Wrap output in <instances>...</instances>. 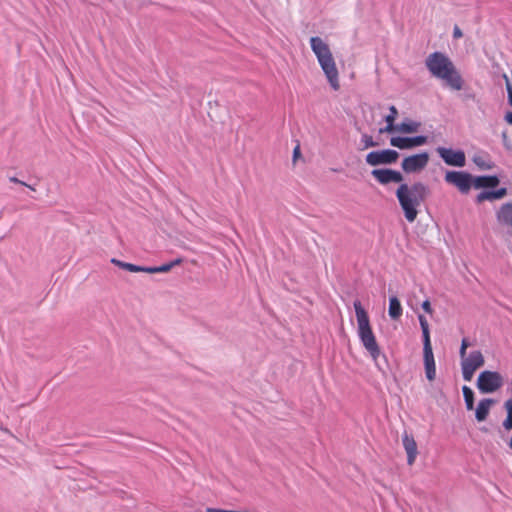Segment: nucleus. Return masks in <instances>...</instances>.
<instances>
[{"label":"nucleus","mask_w":512,"mask_h":512,"mask_svg":"<svg viewBox=\"0 0 512 512\" xmlns=\"http://www.w3.org/2000/svg\"><path fill=\"white\" fill-rule=\"evenodd\" d=\"M310 46L313 53L327 77V80L334 90L339 89L338 70L327 43L322 38L315 36L310 38Z\"/></svg>","instance_id":"7ed1b4c3"},{"label":"nucleus","mask_w":512,"mask_h":512,"mask_svg":"<svg viewBox=\"0 0 512 512\" xmlns=\"http://www.w3.org/2000/svg\"><path fill=\"white\" fill-rule=\"evenodd\" d=\"M507 411V417L503 421V427L505 430L509 431L512 429V408L509 406H504Z\"/></svg>","instance_id":"bb28decb"},{"label":"nucleus","mask_w":512,"mask_h":512,"mask_svg":"<svg viewBox=\"0 0 512 512\" xmlns=\"http://www.w3.org/2000/svg\"><path fill=\"white\" fill-rule=\"evenodd\" d=\"M473 162L481 170H491L494 167V163L486 155H475Z\"/></svg>","instance_id":"412c9836"},{"label":"nucleus","mask_w":512,"mask_h":512,"mask_svg":"<svg viewBox=\"0 0 512 512\" xmlns=\"http://www.w3.org/2000/svg\"><path fill=\"white\" fill-rule=\"evenodd\" d=\"M485 363L484 356L479 350L470 352L461 361L462 375L465 381H471L475 371Z\"/></svg>","instance_id":"0eeeda50"},{"label":"nucleus","mask_w":512,"mask_h":512,"mask_svg":"<svg viewBox=\"0 0 512 512\" xmlns=\"http://www.w3.org/2000/svg\"><path fill=\"white\" fill-rule=\"evenodd\" d=\"M502 136H503V138H504V139H506V137H507L506 132H504V133L502 134Z\"/></svg>","instance_id":"4c0bfd02"},{"label":"nucleus","mask_w":512,"mask_h":512,"mask_svg":"<svg viewBox=\"0 0 512 512\" xmlns=\"http://www.w3.org/2000/svg\"><path fill=\"white\" fill-rule=\"evenodd\" d=\"M423 360L426 378L434 381L436 378V365L431 344H423Z\"/></svg>","instance_id":"ddd939ff"},{"label":"nucleus","mask_w":512,"mask_h":512,"mask_svg":"<svg viewBox=\"0 0 512 512\" xmlns=\"http://www.w3.org/2000/svg\"><path fill=\"white\" fill-rule=\"evenodd\" d=\"M504 119L508 124L512 125V112H507Z\"/></svg>","instance_id":"e433bc0d"},{"label":"nucleus","mask_w":512,"mask_h":512,"mask_svg":"<svg viewBox=\"0 0 512 512\" xmlns=\"http://www.w3.org/2000/svg\"><path fill=\"white\" fill-rule=\"evenodd\" d=\"M390 113L385 117V121L387 122V125L385 128L380 129V133H391L394 132V129L396 128V125L394 124V121L398 115V110L395 106L389 107Z\"/></svg>","instance_id":"aec40b11"},{"label":"nucleus","mask_w":512,"mask_h":512,"mask_svg":"<svg viewBox=\"0 0 512 512\" xmlns=\"http://www.w3.org/2000/svg\"><path fill=\"white\" fill-rule=\"evenodd\" d=\"M418 320H419L420 327L422 330L423 344H426V343L431 344L429 324H428L427 319L425 318V316L419 315Z\"/></svg>","instance_id":"5701e85b"},{"label":"nucleus","mask_w":512,"mask_h":512,"mask_svg":"<svg viewBox=\"0 0 512 512\" xmlns=\"http://www.w3.org/2000/svg\"><path fill=\"white\" fill-rule=\"evenodd\" d=\"M429 194V188L422 182L412 185L401 183L396 190V197L404 212L406 220L414 222L418 215V207L425 201Z\"/></svg>","instance_id":"f03ea898"},{"label":"nucleus","mask_w":512,"mask_h":512,"mask_svg":"<svg viewBox=\"0 0 512 512\" xmlns=\"http://www.w3.org/2000/svg\"><path fill=\"white\" fill-rule=\"evenodd\" d=\"M140 272H146V273H150V274L159 273L158 266H154V267L140 266Z\"/></svg>","instance_id":"7c9ffc66"},{"label":"nucleus","mask_w":512,"mask_h":512,"mask_svg":"<svg viewBox=\"0 0 512 512\" xmlns=\"http://www.w3.org/2000/svg\"><path fill=\"white\" fill-rule=\"evenodd\" d=\"M502 375L496 371H482L477 379V388L483 394L494 393L503 386Z\"/></svg>","instance_id":"39448f33"},{"label":"nucleus","mask_w":512,"mask_h":512,"mask_svg":"<svg viewBox=\"0 0 512 512\" xmlns=\"http://www.w3.org/2000/svg\"><path fill=\"white\" fill-rule=\"evenodd\" d=\"M498 221L512 227V203H506L501 206L497 213Z\"/></svg>","instance_id":"a211bd4d"},{"label":"nucleus","mask_w":512,"mask_h":512,"mask_svg":"<svg viewBox=\"0 0 512 512\" xmlns=\"http://www.w3.org/2000/svg\"><path fill=\"white\" fill-rule=\"evenodd\" d=\"M472 182L475 189L495 188L499 185L500 180L496 175L472 176Z\"/></svg>","instance_id":"2eb2a0df"},{"label":"nucleus","mask_w":512,"mask_h":512,"mask_svg":"<svg viewBox=\"0 0 512 512\" xmlns=\"http://www.w3.org/2000/svg\"><path fill=\"white\" fill-rule=\"evenodd\" d=\"M422 309L428 313V314H432L433 310H432V307H431V303L429 300H425L423 303H422Z\"/></svg>","instance_id":"2f4dec72"},{"label":"nucleus","mask_w":512,"mask_h":512,"mask_svg":"<svg viewBox=\"0 0 512 512\" xmlns=\"http://www.w3.org/2000/svg\"><path fill=\"white\" fill-rule=\"evenodd\" d=\"M402 444L407 454L408 465H413L418 455L417 444L414 437L404 432L402 435Z\"/></svg>","instance_id":"4468645a"},{"label":"nucleus","mask_w":512,"mask_h":512,"mask_svg":"<svg viewBox=\"0 0 512 512\" xmlns=\"http://www.w3.org/2000/svg\"><path fill=\"white\" fill-rule=\"evenodd\" d=\"M444 180L447 184L456 187L462 194H468L473 185L472 175L466 171H447Z\"/></svg>","instance_id":"423d86ee"},{"label":"nucleus","mask_w":512,"mask_h":512,"mask_svg":"<svg viewBox=\"0 0 512 512\" xmlns=\"http://www.w3.org/2000/svg\"><path fill=\"white\" fill-rule=\"evenodd\" d=\"M495 404V401L491 398H484L479 401L475 409V418L478 422H483L487 419L491 407Z\"/></svg>","instance_id":"dca6fc26"},{"label":"nucleus","mask_w":512,"mask_h":512,"mask_svg":"<svg viewBox=\"0 0 512 512\" xmlns=\"http://www.w3.org/2000/svg\"><path fill=\"white\" fill-rule=\"evenodd\" d=\"M371 175L382 185H387L392 182L401 184L404 180L403 175L399 171L387 168L374 169Z\"/></svg>","instance_id":"f8f14e48"},{"label":"nucleus","mask_w":512,"mask_h":512,"mask_svg":"<svg viewBox=\"0 0 512 512\" xmlns=\"http://www.w3.org/2000/svg\"><path fill=\"white\" fill-rule=\"evenodd\" d=\"M429 162V154L427 152H421L418 154L410 155L402 160L401 168L404 172L417 173L422 171Z\"/></svg>","instance_id":"1a4fd4ad"},{"label":"nucleus","mask_w":512,"mask_h":512,"mask_svg":"<svg viewBox=\"0 0 512 512\" xmlns=\"http://www.w3.org/2000/svg\"><path fill=\"white\" fill-rule=\"evenodd\" d=\"M361 141L365 149L376 146V143L370 135L364 134L361 138Z\"/></svg>","instance_id":"cd10ccee"},{"label":"nucleus","mask_w":512,"mask_h":512,"mask_svg":"<svg viewBox=\"0 0 512 512\" xmlns=\"http://www.w3.org/2000/svg\"><path fill=\"white\" fill-rule=\"evenodd\" d=\"M496 200L494 191H482L476 196V202L482 203L484 201Z\"/></svg>","instance_id":"393cba45"},{"label":"nucleus","mask_w":512,"mask_h":512,"mask_svg":"<svg viewBox=\"0 0 512 512\" xmlns=\"http://www.w3.org/2000/svg\"><path fill=\"white\" fill-rule=\"evenodd\" d=\"M469 345L470 344H469L468 340L466 338H463L461 341V347H460V351H459L461 359L466 357V350L469 347Z\"/></svg>","instance_id":"c85d7f7f"},{"label":"nucleus","mask_w":512,"mask_h":512,"mask_svg":"<svg viewBox=\"0 0 512 512\" xmlns=\"http://www.w3.org/2000/svg\"><path fill=\"white\" fill-rule=\"evenodd\" d=\"M420 126H421L420 122L406 119L405 121L401 122L400 124H397L394 131L400 132V133H406V134L416 133L419 131Z\"/></svg>","instance_id":"f3484780"},{"label":"nucleus","mask_w":512,"mask_h":512,"mask_svg":"<svg viewBox=\"0 0 512 512\" xmlns=\"http://www.w3.org/2000/svg\"><path fill=\"white\" fill-rule=\"evenodd\" d=\"M425 65L431 75L440 79L451 90L463 88V78L448 56L441 52L431 53L425 60Z\"/></svg>","instance_id":"f257e3e1"},{"label":"nucleus","mask_w":512,"mask_h":512,"mask_svg":"<svg viewBox=\"0 0 512 512\" xmlns=\"http://www.w3.org/2000/svg\"><path fill=\"white\" fill-rule=\"evenodd\" d=\"M506 86H507V92H508V101H509V104L512 106V85L508 80H507Z\"/></svg>","instance_id":"72a5a7b5"},{"label":"nucleus","mask_w":512,"mask_h":512,"mask_svg":"<svg viewBox=\"0 0 512 512\" xmlns=\"http://www.w3.org/2000/svg\"><path fill=\"white\" fill-rule=\"evenodd\" d=\"M399 158V153L396 150L385 149L378 151H371L366 155V163L370 166L390 165L395 163Z\"/></svg>","instance_id":"6e6552de"},{"label":"nucleus","mask_w":512,"mask_h":512,"mask_svg":"<svg viewBox=\"0 0 512 512\" xmlns=\"http://www.w3.org/2000/svg\"><path fill=\"white\" fill-rule=\"evenodd\" d=\"M300 155H301V152H300V146H299V145H297V146L294 148V150H293V161L295 162V161L298 159V157H300Z\"/></svg>","instance_id":"f704fd0d"},{"label":"nucleus","mask_w":512,"mask_h":512,"mask_svg":"<svg viewBox=\"0 0 512 512\" xmlns=\"http://www.w3.org/2000/svg\"><path fill=\"white\" fill-rule=\"evenodd\" d=\"M427 141L428 137L424 135H418L414 137H391L390 145L401 150H406L422 146L426 144Z\"/></svg>","instance_id":"9b49d317"},{"label":"nucleus","mask_w":512,"mask_h":512,"mask_svg":"<svg viewBox=\"0 0 512 512\" xmlns=\"http://www.w3.org/2000/svg\"><path fill=\"white\" fill-rule=\"evenodd\" d=\"M9 180H10L11 182H13V183H17V184L24 185V186H26V187L30 188L31 190H35L32 186H30V185L26 184L25 182H23V181L19 180V179H18V178H16V177H10V178H9Z\"/></svg>","instance_id":"473e14b6"},{"label":"nucleus","mask_w":512,"mask_h":512,"mask_svg":"<svg viewBox=\"0 0 512 512\" xmlns=\"http://www.w3.org/2000/svg\"><path fill=\"white\" fill-rule=\"evenodd\" d=\"M453 36H454V38L462 37V32L458 26L454 27Z\"/></svg>","instance_id":"c9c22d12"},{"label":"nucleus","mask_w":512,"mask_h":512,"mask_svg":"<svg viewBox=\"0 0 512 512\" xmlns=\"http://www.w3.org/2000/svg\"><path fill=\"white\" fill-rule=\"evenodd\" d=\"M353 306L357 319L359 339L373 360L377 362L381 351L377 344L376 337L372 331L369 316L365 309L362 307V304L359 300L354 301ZM376 364L379 366L378 363Z\"/></svg>","instance_id":"20e7f679"},{"label":"nucleus","mask_w":512,"mask_h":512,"mask_svg":"<svg viewBox=\"0 0 512 512\" xmlns=\"http://www.w3.org/2000/svg\"><path fill=\"white\" fill-rule=\"evenodd\" d=\"M436 152L439 157L449 166L462 168L466 165V156L464 151L458 149L437 147Z\"/></svg>","instance_id":"9d476101"},{"label":"nucleus","mask_w":512,"mask_h":512,"mask_svg":"<svg viewBox=\"0 0 512 512\" xmlns=\"http://www.w3.org/2000/svg\"><path fill=\"white\" fill-rule=\"evenodd\" d=\"M496 200L502 199L507 195V189L506 188H500L498 190L494 191Z\"/></svg>","instance_id":"c756f323"},{"label":"nucleus","mask_w":512,"mask_h":512,"mask_svg":"<svg viewBox=\"0 0 512 512\" xmlns=\"http://www.w3.org/2000/svg\"><path fill=\"white\" fill-rule=\"evenodd\" d=\"M402 312H403V310H402V306H401L399 299L396 296H391L389 298V309H388V314H389L390 318L393 320H397L401 317Z\"/></svg>","instance_id":"6ab92c4d"},{"label":"nucleus","mask_w":512,"mask_h":512,"mask_svg":"<svg viewBox=\"0 0 512 512\" xmlns=\"http://www.w3.org/2000/svg\"><path fill=\"white\" fill-rule=\"evenodd\" d=\"M462 393H463L466 409L468 411L473 410L474 409V400H475L473 390L468 386H463Z\"/></svg>","instance_id":"4be33fe9"},{"label":"nucleus","mask_w":512,"mask_h":512,"mask_svg":"<svg viewBox=\"0 0 512 512\" xmlns=\"http://www.w3.org/2000/svg\"><path fill=\"white\" fill-rule=\"evenodd\" d=\"M182 262L180 258H177L169 263H165L161 266H158V272L159 273H166L169 272L174 266L179 265Z\"/></svg>","instance_id":"a878e982"},{"label":"nucleus","mask_w":512,"mask_h":512,"mask_svg":"<svg viewBox=\"0 0 512 512\" xmlns=\"http://www.w3.org/2000/svg\"><path fill=\"white\" fill-rule=\"evenodd\" d=\"M111 262L113 264H115L116 266L124 269V270H127L129 272H140V266L138 265H135V264H131V263H127V262H123V261H120L118 259H111Z\"/></svg>","instance_id":"b1692460"}]
</instances>
